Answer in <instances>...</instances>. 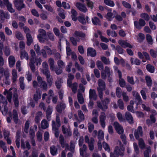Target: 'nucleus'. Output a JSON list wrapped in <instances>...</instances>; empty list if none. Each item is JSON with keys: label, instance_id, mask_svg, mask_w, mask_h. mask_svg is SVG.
I'll use <instances>...</instances> for the list:
<instances>
[{"label": "nucleus", "instance_id": "40", "mask_svg": "<svg viewBox=\"0 0 157 157\" xmlns=\"http://www.w3.org/2000/svg\"><path fill=\"white\" fill-rule=\"evenodd\" d=\"M117 104L119 108L122 110L124 109V104L122 100L120 99L117 101Z\"/></svg>", "mask_w": 157, "mask_h": 157}, {"label": "nucleus", "instance_id": "11", "mask_svg": "<svg viewBox=\"0 0 157 157\" xmlns=\"http://www.w3.org/2000/svg\"><path fill=\"white\" fill-rule=\"evenodd\" d=\"M117 73L118 75V77L119 78V85L121 87H124L126 85V82L122 78V73L121 71L118 70L117 71Z\"/></svg>", "mask_w": 157, "mask_h": 157}, {"label": "nucleus", "instance_id": "60", "mask_svg": "<svg viewBox=\"0 0 157 157\" xmlns=\"http://www.w3.org/2000/svg\"><path fill=\"white\" fill-rule=\"evenodd\" d=\"M94 140H91V141L88 144H89V150L91 151H93L94 149Z\"/></svg>", "mask_w": 157, "mask_h": 157}, {"label": "nucleus", "instance_id": "52", "mask_svg": "<svg viewBox=\"0 0 157 157\" xmlns=\"http://www.w3.org/2000/svg\"><path fill=\"white\" fill-rule=\"evenodd\" d=\"M63 69L59 68V67H55L54 71H55L57 75H59L61 74L62 73Z\"/></svg>", "mask_w": 157, "mask_h": 157}, {"label": "nucleus", "instance_id": "47", "mask_svg": "<svg viewBox=\"0 0 157 157\" xmlns=\"http://www.w3.org/2000/svg\"><path fill=\"white\" fill-rule=\"evenodd\" d=\"M0 102L2 103L3 104L7 105L8 102L6 99L5 97H4L2 94H0Z\"/></svg>", "mask_w": 157, "mask_h": 157}, {"label": "nucleus", "instance_id": "43", "mask_svg": "<svg viewBox=\"0 0 157 157\" xmlns=\"http://www.w3.org/2000/svg\"><path fill=\"white\" fill-rule=\"evenodd\" d=\"M140 17L142 18H144L145 20L147 21L150 19L149 15L147 13H143L140 14Z\"/></svg>", "mask_w": 157, "mask_h": 157}, {"label": "nucleus", "instance_id": "54", "mask_svg": "<svg viewBox=\"0 0 157 157\" xmlns=\"http://www.w3.org/2000/svg\"><path fill=\"white\" fill-rule=\"evenodd\" d=\"M4 52L5 55L6 56H8L10 54V50L9 47L6 46L4 50Z\"/></svg>", "mask_w": 157, "mask_h": 157}, {"label": "nucleus", "instance_id": "62", "mask_svg": "<svg viewBox=\"0 0 157 157\" xmlns=\"http://www.w3.org/2000/svg\"><path fill=\"white\" fill-rule=\"evenodd\" d=\"M113 14L111 12H108L106 14L107 19L109 21H111L112 20V18L114 17H113Z\"/></svg>", "mask_w": 157, "mask_h": 157}, {"label": "nucleus", "instance_id": "17", "mask_svg": "<svg viewBox=\"0 0 157 157\" xmlns=\"http://www.w3.org/2000/svg\"><path fill=\"white\" fill-rule=\"evenodd\" d=\"M59 141L62 148H63L65 147H68L69 145L68 144L66 143L63 136L61 134H60L59 137Z\"/></svg>", "mask_w": 157, "mask_h": 157}, {"label": "nucleus", "instance_id": "42", "mask_svg": "<svg viewBox=\"0 0 157 157\" xmlns=\"http://www.w3.org/2000/svg\"><path fill=\"white\" fill-rule=\"evenodd\" d=\"M151 152L150 147H148L144 153V157H149L150 153Z\"/></svg>", "mask_w": 157, "mask_h": 157}, {"label": "nucleus", "instance_id": "34", "mask_svg": "<svg viewBox=\"0 0 157 157\" xmlns=\"http://www.w3.org/2000/svg\"><path fill=\"white\" fill-rule=\"evenodd\" d=\"M41 94L40 92L36 91V94L33 95V99L36 101H38L39 99L40 98Z\"/></svg>", "mask_w": 157, "mask_h": 157}, {"label": "nucleus", "instance_id": "19", "mask_svg": "<svg viewBox=\"0 0 157 157\" xmlns=\"http://www.w3.org/2000/svg\"><path fill=\"white\" fill-rule=\"evenodd\" d=\"M0 73L2 75H4L5 78L6 79L9 78L10 76V73L8 70H5L3 67H0Z\"/></svg>", "mask_w": 157, "mask_h": 157}, {"label": "nucleus", "instance_id": "24", "mask_svg": "<svg viewBox=\"0 0 157 157\" xmlns=\"http://www.w3.org/2000/svg\"><path fill=\"white\" fill-rule=\"evenodd\" d=\"M105 90V89L102 88L101 87H98L97 88L98 96L101 100L103 98L104 91Z\"/></svg>", "mask_w": 157, "mask_h": 157}, {"label": "nucleus", "instance_id": "21", "mask_svg": "<svg viewBox=\"0 0 157 157\" xmlns=\"http://www.w3.org/2000/svg\"><path fill=\"white\" fill-rule=\"evenodd\" d=\"M62 132L63 134H66L67 133V136H71L72 135V133L70 130H68V128L65 127L64 125L62 126Z\"/></svg>", "mask_w": 157, "mask_h": 157}, {"label": "nucleus", "instance_id": "44", "mask_svg": "<svg viewBox=\"0 0 157 157\" xmlns=\"http://www.w3.org/2000/svg\"><path fill=\"white\" fill-rule=\"evenodd\" d=\"M57 64L58 67L63 69L65 66V63L61 60H59L57 61Z\"/></svg>", "mask_w": 157, "mask_h": 157}, {"label": "nucleus", "instance_id": "51", "mask_svg": "<svg viewBox=\"0 0 157 157\" xmlns=\"http://www.w3.org/2000/svg\"><path fill=\"white\" fill-rule=\"evenodd\" d=\"M103 147L105 151L109 152L110 151V149L109 144L105 141L102 143Z\"/></svg>", "mask_w": 157, "mask_h": 157}, {"label": "nucleus", "instance_id": "31", "mask_svg": "<svg viewBox=\"0 0 157 157\" xmlns=\"http://www.w3.org/2000/svg\"><path fill=\"white\" fill-rule=\"evenodd\" d=\"M21 59L25 58L27 60L29 59L28 54L24 50L21 52Z\"/></svg>", "mask_w": 157, "mask_h": 157}, {"label": "nucleus", "instance_id": "39", "mask_svg": "<svg viewBox=\"0 0 157 157\" xmlns=\"http://www.w3.org/2000/svg\"><path fill=\"white\" fill-rule=\"evenodd\" d=\"M6 5V6L7 9L11 13L15 12V10L13 9L12 4L11 3H9Z\"/></svg>", "mask_w": 157, "mask_h": 157}, {"label": "nucleus", "instance_id": "3", "mask_svg": "<svg viewBox=\"0 0 157 157\" xmlns=\"http://www.w3.org/2000/svg\"><path fill=\"white\" fill-rule=\"evenodd\" d=\"M13 4L16 9L20 11L25 7V5L24 3V0H14Z\"/></svg>", "mask_w": 157, "mask_h": 157}, {"label": "nucleus", "instance_id": "48", "mask_svg": "<svg viewBox=\"0 0 157 157\" xmlns=\"http://www.w3.org/2000/svg\"><path fill=\"white\" fill-rule=\"evenodd\" d=\"M151 56L154 58H156L157 56V52L153 49H151L149 51Z\"/></svg>", "mask_w": 157, "mask_h": 157}, {"label": "nucleus", "instance_id": "38", "mask_svg": "<svg viewBox=\"0 0 157 157\" xmlns=\"http://www.w3.org/2000/svg\"><path fill=\"white\" fill-rule=\"evenodd\" d=\"M43 73L46 76V78H50L51 74L48 68H45L44 70Z\"/></svg>", "mask_w": 157, "mask_h": 157}, {"label": "nucleus", "instance_id": "7", "mask_svg": "<svg viewBox=\"0 0 157 157\" xmlns=\"http://www.w3.org/2000/svg\"><path fill=\"white\" fill-rule=\"evenodd\" d=\"M143 134V131L142 127L139 126L137 129H136L134 133V135L136 139L138 140L140 136H142Z\"/></svg>", "mask_w": 157, "mask_h": 157}, {"label": "nucleus", "instance_id": "1", "mask_svg": "<svg viewBox=\"0 0 157 157\" xmlns=\"http://www.w3.org/2000/svg\"><path fill=\"white\" fill-rule=\"evenodd\" d=\"M71 17L72 19L74 21H76L77 19L78 21L83 25H85L86 24V22L84 16H79L78 18L77 16L78 14L77 11L74 9H72L71 10Z\"/></svg>", "mask_w": 157, "mask_h": 157}, {"label": "nucleus", "instance_id": "53", "mask_svg": "<svg viewBox=\"0 0 157 157\" xmlns=\"http://www.w3.org/2000/svg\"><path fill=\"white\" fill-rule=\"evenodd\" d=\"M104 134L101 130H99L98 133V138L100 140L104 138Z\"/></svg>", "mask_w": 157, "mask_h": 157}, {"label": "nucleus", "instance_id": "55", "mask_svg": "<svg viewBox=\"0 0 157 157\" xmlns=\"http://www.w3.org/2000/svg\"><path fill=\"white\" fill-rule=\"evenodd\" d=\"M30 122L29 121H26L25 123V126L24 128V132L26 133L28 132V129L29 128Z\"/></svg>", "mask_w": 157, "mask_h": 157}, {"label": "nucleus", "instance_id": "57", "mask_svg": "<svg viewBox=\"0 0 157 157\" xmlns=\"http://www.w3.org/2000/svg\"><path fill=\"white\" fill-rule=\"evenodd\" d=\"M96 65L99 70H103L104 66L102 63L99 60H98L96 62Z\"/></svg>", "mask_w": 157, "mask_h": 157}, {"label": "nucleus", "instance_id": "58", "mask_svg": "<svg viewBox=\"0 0 157 157\" xmlns=\"http://www.w3.org/2000/svg\"><path fill=\"white\" fill-rule=\"evenodd\" d=\"M37 139L38 141L41 142L42 140V136L41 132L38 131L36 133Z\"/></svg>", "mask_w": 157, "mask_h": 157}, {"label": "nucleus", "instance_id": "23", "mask_svg": "<svg viewBox=\"0 0 157 157\" xmlns=\"http://www.w3.org/2000/svg\"><path fill=\"white\" fill-rule=\"evenodd\" d=\"M13 117L15 123L17 124L18 121V115L17 110L14 109L13 110Z\"/></svg>", "mask_w": 157, "mask_h": 157}, {"label": "nucleus", "instance_id": "59", "mask_svg": "<svg viewBox=\"0 0 157 157\" xmlns=\"http://www.w3.org/2000/svg\"><path fill=\"white\" fill-rule=\"evenodd\" d=\"M116 49L118 53L119 54H122L124 53V49L122 48L121 46L119 45H117L116 46Z\"/></svg>", "mask_w": 157, "mask_h": 157}, {"label": "nucleus", "instance_id": "41", "mask_svg": "<svg viewBox=\"0 0 157 157\" xmlns=\"http://www.w3.org/2000/svg\"><path fill=\"white\" fill-rule=\"evenodd\" d=\"M122 90L119 87H117L116 90V94L118 98H121L122 95Z\"/></svg>", "mask_w": 157, "mask_h": 157}, {"label": "nucleus", "instance_id": "5", "mask_svg": "<svg viewBox=\"0 0 157 157\" xmlns=\"http://www.w3.org/2000/svg\"><path fill=\"white\" fill-rule=\"evenodd\" d=\"M72 80L67 79V85L69 87L71 88L72 92L75 93L77 90L78 84L76 82H74L72 84Z\"/></svg>", "mask_w": 157, "mask_h": 157}, {"label": "nucleus", "instance_id": "6", "mask_svg": "<svg viewBox=\"0 0 157 157\" xmlns=\"http://www.w3.org/2000/svg\"><path fill=\"white\" fill-rule=\"evenodd\" d=\"M134 23L135 27L138 29H141V27L144 26L146 24L145 21L141 18L139 19V21H135Z\"/></svg>", "mask_w": 157, "mask_h": 157}, {"label": "nucleus", "instance_id": "37", "mask_svg": "<svg viewBox=\"0 0 157 157\" xmlns=\"http://www.w3.org/2000/svg\"><path fill=\"white\" fill-rule=\"evenodd\" d=\"M146 39L148 44L151 45L153 44V39L152 36L150 34H147L146 35Z\"/></svg>", "mask_w": 157, "mask_h": 157}, {"label": "nucleus", "instance_id": "10", "mask_svg": "<svg viewBox=\"0 0 157 157\" xmlns=\"http://www.w3.org/2000/svg\"><path fill=\"white\" fill-rule=\"evenodd\" d=\"M124 148L119 147L118 146H117L115 147L114 153L117 155H119L121 156H123L124 155Z\"/></svg>", "mask_w": 157, "mask_h": 157}, {"label": "nucleus", "instance_id": "16", "mask_svg": "<svg viewBox=\"0 0 157 157\" xmlns=\"http://www.w3.org/2000/svg\"><path fill=\"white\" fill-rule=\"evenodd\" d=\"M125 117L126 119L129 124H133V118L130 113L126 112L125 113Z\"/></svg>", "mask_w": 157, "mask_h": 157}, {"label": "nucleus", "instance_id": "61", "mask_svg": "<svg viewBox=\"0 0 157 157\" xmlns=\"http://www.w3.org/2000/svg\"><path fill=\"white\" fill-rule=\"evenodd\" d=\"M122 95L123 99L124 101L126 102L128 101L129 100L128 97L127 95L126 92L123 91L122 93Z\"/></svg>", "mask_w": 157, "mask_h": 157}, {"label": "nucleus", "instance_id": "49", "mask_svg": "<svg viewBox=\"0 0 157 157\" xmlns=\"http://www.w3.org/2000/svg\"><path fill=\"white\" fill-rule=\"evenodd\" d=\"M40 84V86L41 88L45 90H47L48 85L45 81H42Z\"/></svg>", "mask_w": 157, "mask_h": 157}, {"label": "nucleus", "instance_id": "45", "mask_svg": "<svg viewBox=\"0 0 157 157\" xmlns=\"http://www.w3.org/2000/svg\"><path fill=\"white\" fill-rule=\"evenodd\" d=\"M78 100L80 104H83L84 101L82 95L81 94H78L77 95Z\"/></svg>", "mask_w": 157, "mask_h": 157}, {"label": "nucleus", "instance_id": "46", "mask_svg": "<svg viewBox=\"0 0 157 157\" xmlns=\"http://www.w3.org/2000/svg\"><path fill=\"white\" fill-rule=\"evenodd\" d=\"M127 80L128 82L132 85H133L135 84V82L133 76H127Z\"/></svg>", "mask_w": 157, "mask_h": 157}, {"label": "nucleus", "instance_id": "8", "mask_svg": "<svg viewBox=\"0 0 157 157\" xmlns=\"http://www.w3.org/2000/svg\"><path fill=\"white\" fill-rule=\"evenodd\" d=\"M114 126L115 128L117 133L119 134H123L124 131L123 127L117 121L114 123Z\"/></svg>", "mask_w": 157, "mask_h": 157}, {"label": "nucleus", "instance_id": "12", "mask_svg": "<svg viewBox=\"0 0 157 157\" xmlns=\"http://www.w3.org/2000/svg\"><path fill=\"white\" fill-rule=\"evenodd\" d=\"M66 107V105L63 102H60L58 104L56 107V109L57 112L61 113L63 110H64Z\"/></svg>", "mask_w": 157, "mask_h": 157}, {"label": "nucleus", "instance_id": "36", "mask_svg": "<svg viewBox=\"0 0 157 157\" xmlns=\"http://www.w3.org/2000/svg\"><path fill=\"white\" fill-rule=\"evenodd\" d=\"M104 2L106 5L111 7H113L115 5L114 2L111 0H104Z\"/></svg>", "mask_w": 157, "mask_h": 157}, {"label": "nucleus", "instance_id": "13", "mask_svg": "<svg viewBox=\"0 0 157 157\" xmlns=\"http://www.w3.org/2000/svg\"><path fill=\"white\" fill-rule=\"evenodd\" d=\"M89 99L96 101L97 99V96L94 89H90L89 90Z\"/></svg>", "mask_w": 157, "mask_h": 157}, {"label": "nucleus", "instance_id": "32", "mask_svg": "<svg viewBox=\"0 0 157 157\" xmlns=\"http://www.w3.org/2000/svg\"><path fill=\"white\" fill-rule=\"evenodd\" d=\"M106 33L108 36H109L111 35L113 37H116L117 35V33L115 31H112L110 29L107 30Z\"/></svg>", "mask_w": 157, "mask_h": 157}, {"label": "nucleus", "instance_id": "29", "mask_svg": "<svg viewBox=\"0 0 157 157\" xmlns=\"http://www.w3.org/2000/svg\"><path fill=\"white\" fill-rule=\"evenodd\" d=\"M48 62L51 71H54L55 67L54 59L52 58H50L48 59Z\"/></svg>", "mask_w": 157, "mask_h": 157}, {"label": "nucleus", "instance_id": "26", "mask_svg": "<svg viewBox=\"0 0 157 157\" xmlns=\"http://www.w3.org/2000/svg\"><path fill=\"white\" fill-rule=\"evenodd\" d=\"M50 152L52 156H55L58 153V149L54 145L50 147Z\"/></svg>", "mask_w": 157, "mask_h": 157}, {"label": "nucleus", "instance_id": "56", "mask_svg": "<svg viewBox=\"0 0 157 157\" xmlns=\"http://www.w3.org/2000/svg\"><path fill=\"white\" fill-rule=\"evenodd\" d=\"M78 114L79 116V117L81 121H83L84 120V116L82 112L79 110L78 111Z\"/></svg>", "mask_w": 157, "mask_h": 157}, {"label": "nucleus", "instance_id": "4", "mask_svg": "<svg viewBox=\"0 0 157 157\" xmlns=\"http://www.w3.org/2000/svg\"><path fill=\"white\" fill-rule=\"evenodd\" d=\"M40 33L37 36V38L40 42L43 43L44 42V40L43 37H45L46 36V31L43 29H40L39 30Z\"/></svg>", "mask_w": 157, "mask_h": 157}, {"label": "nucleus", "instance_id": "50", "mask_svg": "<svg viewBox=\"0 0 157 157\" xmlns=\"http://www.w3.org/2000/svg\"><path fill=\"white\" fill-rule=\"evenodd\" d=\"M16 38L18 40H22L23 39V37L21 33L17 31L15 34Z\"/></svg>", "mask_w": 157, "mask_h": 157}, {"label": "nucleus", "instance_id": "14", "mask_svg": "<svg viewBox=\"0 0 157 157\" xmlns=\"http://www.w3.org/2000/svg\"><path fill=\"white\" fill-rule=\"evenodd\" d=\"M87 53L88 56H90L92 57H94L97 55L96 50L91 47H89L87 49Z\"/></svg>", "mask_w": 157, "mask_h": 157}, {"label": "nucleus", "instance_id": "28", "mask_svg": "<svg viewBox=\"0 0 157 157\" xmlns=\"http://www.w3.org/2000/svg\"><path fill=\"white\" fill-rule=\"evenodd\" d=\"M145 80L147 86L151 87L152 84V81L151 77L148 75H146L145 76Z\"/></svg>", "mask_w": 157, "mask_h": 157}, {"label": "nucleus", "instance_id": "63", "mask_svg": "<svg viewBox=\"0 0 157 157\" xmlns=\"http://www.w3.org/2000/svg\"><path fill=\"white\" fill-rule=\"evenodd\" d=\"M139 145L141 149H143L145 148V146L143 140L141 139L139 140Z\"/></svg>", "mask_w": 157, "mask_h": 157}, {"label": "nucleus", "instance_id": "27", "mask_svg": "<svg viewBox=\"0 0 157 157\" xmlns=\"http://www.w3.org/2000/svg\"><path fill=\"white\" fill-rule=\"evenodd\" d=\"M92 22L94 25H101V22L100 20L97 17H94V18H92Z\"/></svg>", "mask_w": 157, "mask_h": 157}, {"label": "nucleus", "instance_id": "25", "mask_svg": "<svg viewBox=\"0 0 157 157\" xmlns=\"http://www.w3.org/2000/svg\"><path fill=\"white\" fill-rule=\"evenodd\" d=\"M146 69L149 72L153 73L155 71V67L150 64H147L146 67Z\"/></svg>", "mask_w": 157, "mask_h": 157}, {"label": "nucleus", "instance_id": "2", "mask_svg": "<svg viewBox=\"0 0 157 157\" xmlns=\"http://www.w3.org/2000/svg\"><path fill=\"white\" fill-rule=\"evenodd\" d=\"M110 100L108 98H106L104 100H101V103L97 101V102L98 107L102 110L105 111L108 108V104Z\"/></svg>", "mask_w": 157, "mask_h": 157}, {"label": "nucleus", "instance_id": "33", "mask_svg": "<svg viewBox=\"0 0 157 157\" xmlns=\"http://www.w3.org/2000/svg\"><path fill=\"white\" fill-rule=\"evenodd\" d=\"M35 61L33 59H30V67L32 71L34 73L35 71V67L34 65Z\"/></svg>", "mask_w": 157, "mask_h": 157}, {"label": "nucleus", "instance_id": "35", "mask_svg": "<svg viewBox=\"0 0 157 157\" xmlns=\"http://www.w3.org/2000/svg\"><path fill=\"white\" fill-rule=\"evenodd\" d=\"M98 87H102V88L106 89V85L105 82L102 79H99L98 81Z\"/></svg>", "mask_w": 157, "mask_h": 157}, {"label": "nucleus", "instance_id": "64", "mask_svg": "<svg viewBox=\"0 0 157 157\" xmlns=\"http://www.w3.org/2000/svg\"><path fill=\"white\" fill-rule=\"evenodd\" d=\"M122 3L123 6L126 8L128 9H130L131 8V5L126 2L123 1L122 2Z\"/></svg>", "mask_w": 157, "mask_h": 157}, {"label": "nucleus", "instance_id": "18", "mask_svg": "<svg viewBox=\"0 0 157 157\" xmlns=\"http://www.w3.org/2000/svg\"><path fill=\"white\" fill-rule=\"evenodd\" d=\"M52 130L55 131V136L56 138H58L59 136V132L58 128L56 127L55 121L53 120L52 121Z\"/></svg>", "mask_w": 157, "mask_h": 157}, {"label": "nucleus", "instance_id": "9", "mask_svg": "<svg viewBox=\"0 0 157 157\" xmlns=\"http://www.w3.org/2000/svg\"><path fill=\"white\" fill-rule=\"evenodd\" d=\"M106 119V117L105 113L103 112H101L99 117V119L101 125L103 128H104L105 127Z\"/></svg>", "mask_w": 157, "mask_h": 157}, {"label": "nucleus", "instance_id": "15", "mask_svg": "<svg viewBox=\"0 0 157 157\" xmlns=\"http://www.w3.org/2000/svg\"><path fill=\"white\" fill-rule=\"evenodd\" d=\"M75 6L80 11L82 12L85 13L87 11V9L85 6L80 2L76 3Z\"/></svg>", "mask_w": 157, "mask_h": 157}, {"label": "nucleus", "instance_id": "30", "mask_svg": "<svg viewBox=\"0 0 157 157\" xmlns=\"http://www.w3.org/2000/svg\"><path fill=\"white\" fill-rule=\"evenodd\" d=\"M74 34L76 37H79L81 38H84L86 37V34L82 31H75Z\"/></svg>", "mask_w": 157, "mask_h": 157}, {"label": "nucleus", "instance_id": "20", "mask_svg": "<svg viewBox=\"0 0 157 157\" xmlns=\"http://www.w3.org/2000/svg\"><path fill=\"white\" fill-rule=\"evenodd\" d=\"M26 37L27 39V45L28 46H29L33 42V40L31 35L29 33H26Z\"/></svg>", "mask_w": 157, "mask_h": 157}, {"label": "nucleus", "instance_id": "22", "mask_svg": "<svg viewBox=\"0 0 157 157\" xmlns=\"http://www.w3.org/2000/svg\"><path fill=\"white\" fill-rule=\"evenodd\" d=\"M8 61L9 66L10 67H13L15 62V59L12 56H10L8 58Z\"/></svg>", "mask_w": 157, "mask_h": 157}]
</instances>
